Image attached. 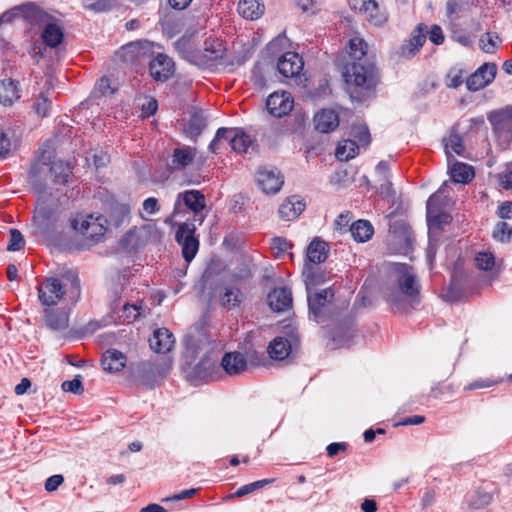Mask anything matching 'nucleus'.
Segmentation results:
<instances>
[{
    "mask_svg": "<svg viewBox=\"0 0 512 512\" xmlns=\"http://www.w3.org/2000/svg\"><path fill=\"white\" fill-rule=\"evenodd\" d=\"M367 52L363 39L354 37L349 40L348 54L354 60L345 66L343 77L352 100L364 101L375 89L376 74L373 64L362 61Z\"/></svg>",
    "mask_w": 512,
    "mask_h": 512,
    "instance_id": "nucleus-1",
    "label": "nucleus"
},
{
    "mask_svg": "<svg viewBox=\"0 0 512 512\" xmlns=\"http://www.w3.org/2000/svg\"><path fill=\"white\" fill-rule=\"evenodd\" d=\"M390 278L392 285L386 289V301L398 310L412 306L420 292L413 268L407 264L394 263L391 266Z\"/></svg>",
    "mask_w": 512,
    "mask_h": 512,
    "instance_id": "nucleus-2",
    "label": "nucleus"
},
{
    "mask_svg": "<svg viewBox=\"0 0 512 512\" xmlns=\"http://www.w3.org/2000/svg\"><path fill=\"white\" fill-rule=\"evenodd\" d=\"M106 219L99 214H76L71 220L72 229L87 240L99 242L106 233Z\"/></svg>",
    "mask_w": 512,
    "mask_h": 512,
    "instance_id": "nucleus-3",
    "label": "nucleus"
},
{
    "mask_svg": "<svg viewBox=\"0 0 512 512\" xmlns=\"http://www.w3.org/2000/svg\"><path fill=\"white\" fill-rule=\"evenodd\" d=\"M34 13L31 25L43 27L41 38L44 44L50 48L58 47L64 39V30L60 20L39 6Z\"/></svg>",
    "mask_w": 512,
    "mask_h": 512,
    "instance_id": "nucleus-4",
    "label": "nucleus"
},
{
    "mask_svg": "<svg viewBox=\"0 0 512 512\" xmlns=\"http://www.w3.org/2000/svg\"><path fill=\"white\" fill-rule=\"evenodd\" d=\"M58 215L57 205L49 204L44 198L39 199L33 216V232L39 236L48 235L53 230Z\"/></svg>",
    "mask_w": 512,
    "mask_h": 512,
    "instance_id": "nucleus-5",
    "label": "nucleus"
},
{
    "mask_svg": "<svg viewBox=\"0 0 512 512\" xmlns=\"http://www.w3.org/2000/svg\"><path fill=\"white\" fill-rule=\"evenodd\" d=\"M170 370L165 361L150 359L137 364L133 374L146 386L153 387L163 380Z\"/></svg>",
    "mask_w": 512,
    "mask_h": 512,
    "instance_id": "nucleus-6",
    "label": "nucleus"
},
{
    "mask_svg": "<svg viewBox=\"0 0 512 512\" xmlns=\"http://www.w3.org/2000/svg\"><path fill=\"white\" fill-rule=\"evenodd\" d=\"M227 140L231 149L238 153H244L252 144L251 136L241 128H219L214 139L209 145V149L217 148V144L222 140Z\"/></svg>",
    "mask_w": 512,
    "mask_h": 512,
    "instance_id": "nucleus-7",
    "label": "nucleus"
},
{
    "mask_svg": "<svg viewBox=\"0 0 512 512\" xmlns=\"http://www.w3.org/2000/svg\"><path fill=\"white\" fill-rule=\"evenodd\" d=\"M497 138L504 144L512 140V106L491 111L487 116Z\"/></svg>",
    "mask_w": 512,
    "mask_h": 512,
    "instance_id": "nucleus-8",
    "label": "nucleus"
},
{
    "mask_svg": "<svg viewBox=\"0 0 512 512\" xmlns=\"http://www.w3.org/2000/svg\"><path fill=\"white\" fill-rule=\"evenodd\" d=\"M224 50L221 40L209 37L204 41L202 48H199L193 64L199 67H212L223 58Z\"/></svg>",
    "mask_w": 512,
    "mask_h": 512,
    "instance_id": "nucleus-9",
    "label": "nucleus"
},
{
    "mask_svg": "<svg viewBox=\"0 0 512 512\" xmlns=\"http://www.w3.org/2000/svg\"><path fill=\"white\" fill-rule=\"evenodd\" d=\"M194 223L184 222L178 226L176 241L182 246V255L186 262H190L198 252L199 242L195 237Z\"/></svg>",
    "mask_w": 512,
    "mask_h": 512,
    "instance_id": "nucleus-10",
    "label": "nucleus"
},
{
    "mask_svg": "<svg viewBox=\"0 0 512 512\" xmlns=\"http://www.w3.org/2000/svg\"><path fill=\"white\" fill-rule=\"evenodd\" d=\"M447 187V182H444L439 189L432 194L427 200L426 210H427V222L429 226V230H440L443 225L450 223L451 216L447 213L439 211L437 206L438 198L445 193V189Z\"/></svg>",
    "mask_w": 512,
    "mask_h": 512,
    "instance_id": "nucleus-11",
    "label": "nucleus"
},
{
    "mask_svg": "<svg viewBox=\"0 0 512 512\" xmlns=\"http://www.w3.org/2000/svg\"><path fill=\"white\" fill-rule=\"evenodd\" d=\"M152 46L148 40H138L122 46L119 55L125 62L141 63L151 57Z\"/></svg>",
    "mask_w": 512,
    "mask_h": 512,
    "instance_id": "nucleus-12",
    "label": "nucleus"
},
{
    "mask_svg": "<svg viewBox=\"0 0 512 512\" xmlns=\"http://www.w3.org/2000/svg\"><path fill=\"white\" fill-rule=\"evenodd\" d=\"M210 298L217 300L222 307L231 309L241 304L243 294L238 287L217 284L211 289Z\"/></svg>",
    "mask_w": 512,
    "mask_h": 512,
    "instance_id": "nucleus-13",
    "label": "nucleus"
},
{
    "mask_svg": "<svg viewBox=\"0 0 512 512\" xmlns=\"http://www.w3.org/2000/svg\"><path fill=\"white\" fill-rule=\"evenodd\" d=\"M64 286L65 284L57 278L46 279L38 288L39 300L46 306L58 304L65 294Z\"/></svg>",
    "mask_w": 512,
    "mask_h": 512,
    "instance_id": "nucleus-14",
    "label": "nucleus"
},
{
    "mask_svg": "<svg viewBox=\"0 0 512 512\" xmlns=\"http://www.w3.org/2000/svg\"><path fill=\"white\" fill-rule=\"evenodd\" d=\"M182 203L190 209L195 216H197L206 207L205 196L201 191L186 190L178 193L174 204L173 216L180 213Z\"/></svg>",
    "mask_w": 512,
    "mask_h": 512,
    "instance_id": "nucleus-15",
    "label": "nucleus"
},
{
    "mask_svg": "<svg viewBox=\"0 0 512 512\" xmlns=\"http://www.w3.org/2000/svg\"><path fill=\"white\" fill-rule=\"evenodd\" d=\"M352 9L363 13L366 19L375 26H381L388 20L384 2H353Z\"/></svg>",
    "mask_w": 512,
    "mask_h": 512,
    "instance_id": "nucleus-16",
    "label": "nucleus"
},
{
    "mask_svg": "<svg viewBox=\"0 0 512 512\" xmlns=\"http://www.w3.org/2000/svg\"><path fill=\"white\" fill-rule=\"evenodd\" d=\"M428 27L425 24H418L411 33V36L406 39L400 49L399 55L403 58L409 59L416 55L426 41Z\"/></svg>",
    "mask_w": 512,
    "mask_h": 512,
    "instance_id": "nucleus-17",
    "label": "nucleus"
},
{
    "mask_svg": "<svg viewBox=\"0 0 512 512\" xmlns=\"http://www.w3.org/2000/svg\"><path fill=\"white\" fill-rule=\"evenodd\" d=\"M497 67L494 63H485L480 66L466 81L469 91H478L489 85L496 76Z\"/></svg>",
    "mask_w": 512,
    "mask_h": 512,
    "instance_id": "nucleus-18",
    "label": "nucleus"
},
{
    "mask_svg": "<svg viewBox=\"0 0 512 512\" xmlns=\"http://www.w3.org/2000/svg\"><path fill=\"white\" fill-rule=\"evenodd\" d=\"M257 183L266 194L277 193L283 183V176L276 168L263 167L257 173Z\"/></svg>",
    "mask_w": 512,
    "mask_h": 512,
    "instance_id": "nucleus-19",
    "label": "nucleus"
},
{
    "mask_svg": "<svg viewBox=\"0 0 512 512\" xmlns=\"http://www.w3.org/2000/svg\"><path fill=\"white\" fill-rule=\"evenodd\" d=\"M294 100L289 92H274L267 98L266 106L275 117L287 115L293 108Z\"/></svg>",
    "mask_w": 512,
    "mask_h": 512,
    "instance_id": "nucleus-20",
    "label": "nucleus"
},
{
    "mask_svg": "<svg viewBox=\"0 0 512 512\" xmlns=\"http://www.w3.org/2000/svg\"><path fill=\"white\" fill-rule=\"evenodd\" d=\"M307 294L310 317H312L316 322H319L323 315V309L332 301L334 292L331 288H325L319 292H315L314 294L309 290L307 291Z\"/></svg>",
    "mask_w": 512,
    "mask_h": 512,
    "instance_id": "nucleus-21",
    "label": "nucleus"
},
{
    "mask_svg": "<svg viewBox=\"0 0 512 512\" xmlns=\"http://www.w3.org/2000/svg\"><path fill=\"white\" fill-rule=\"evenodd\" d=\"M304 67L302 57L295 52L284 53L277 62V69L286 78H293L300 75Z\"/></svg>",
    "mask_w": 512,
    "mask_h": 512,
    "instance_id": "nucleus-22",
    "label": "nucleus"
},
{
    "mask_svg": "<svg viewBox=\"0 0 512 512\" xmlns=\"http://www.w3.org/2000/svg\"><path fill=\"white\" fill-rule=\"evenodd\" d=\"M71 167L68 163L62 160H55L51 163L49 168V177L56 187V191L61 195H66L65 185L68 182V178L71 175Z\"/></svg>",
    "mask_w": 512,
    "mask_h": 512,
    "instance_id": "nucleus-23",
    "label": "nucleus"
},
{
    "mask_svg": "<svg viewBox=\"0 0 512 512\" xmlns=\"http://www.w3.org/2000/svg\"><path fill=\"white\" fill-rule=\"evenodd\" d=\"M150 75L157 81H166L174 73V62L165 54L159 53L149 65Z\"/></svg>",
    "mask_w": 512,
    "mask_h": 512,
    "instance_id": "nucleus-24",
    "label": "nucleus"
},
{
    "mask_svg": "<svg viewBox=\"0 0 512 512\" xmlns=\"http://www.w3.org/2000/svg\"><path fill=\"white\" fill-rule=\"evenodd\" d=\"M38 6L34 2H27L4 12L0 16V26L9 24L16 18H22L27 23L31 24Z\"/></svg>",
    "mask_w": 512,
    "mask_h": 512,
    "instance_id": "nucleus-25",
    "label": "nucleus"
},
{
    "mask_svg": "<svg viewBox=\"0 0 512 512\" xmlns=\"http://www.w3.org/2000/svg\"><path fill=\"white\" fill-rule=\"evenodd\" d=\"M297 341L298 339L293 333L289 337L278 336L269 344L268 353L272 359L284 360L289 356Z\"/></svg>",
    "mask_w": 512,
    "mask_h": 512,
    "instance_id": "nucleus-26",
    "label": "nucleus"
},
{
    "mask_svg": "<svg viewBox=\"0 0 512 512\" xmlns=\"http://www.w3.org/2000/svg\"><path fill=\"white\" fill-rule=\"evenodd\" d=\"M195 32L187 31L173 43L174 49L184 60L194 63L199 48L196 45Z\"/></svg>",
    "mask_w": 512,
    "mask_h": 512,
    "instance_id": "nucleus-27",
    "label": "nucleus"
},
{
    "mask_svg": "<svg viewBox=\"0 0 512 512\" xmlns=\"http://www.w3.org/2000/svg\"><path fill=\"white\" fill-rule=\"evenodd\" d=\"M315 129L321 133H330L339 126V115L334 109H322L314 115Z\"/></svg>",
    "mask_w": 512,
    "mask_h": 512,
    "instance_id": "nucleus-28",
    "label": "nucleus"
},
{
    "mask_svg": "<svg viewBox=\"0 0 512 512\" xmlns=\"http://www.w3.org/2000/svg\"><path fill=\"white\" fill-rule=\"evenodd\" d=\"M149 344L151 349L155 352L167 353L173 348L175 338L167 328H158L149 338Z\"/></svg>",
    "mask_w": 512,
    "mask_h": 512,
    "instance_id": "nucleus-29",
    "label": "nucleus"
},
{
    "mask_svg": "<svg viewBox=\"0 0 512 512\" xmlns=\"http://www.w3.org/2000/svg\"><path fill=\"white\" fill-rule=\"evenodd\" d=\"M196 156V149L183 146L173 151L171 162L168 164L170 171H181L189 166Z\"/></svg>",
    "mask_w": 512,
    "mask_h": 512,
    "instance_id": "nucleus-30",
    "label": "nucleus"
},
{
    "mask_svg": "<svg viewBox=\"0 0 512 512\" xmlns=\"http://www.w3.org/2000/svg\"><path fill=\"white\" fill-rule=\"evenodd\" d=\"M268 303L275 312H283L292 306V293L288 288H275L268 294Z\"/></svg>",
    "mask_w": 512,
    "mask_h": 512,
    "instance_id": "nucleus-31",
    "label": "nucleus"
},
{
    "mask_svg": "<svg viewBox=\"0 0 512 512\" xmlns=\"http://www.w3.org/2000/svg\"><path fill=\"white\" fill-rule=\"evenodd\" d=\"M221 366L228 375L234 376L245 371L247 360L242 353L229 352L223 356Z\"/></svg>",
    "mask_w": 512,
    "mask_h": 512,
    "instance_id": "nucleus-32",
    "label": "nucleus"
},
{
    "mask_svg": "<svg viewBox=\"0 0 512 512\" xmlns=\"http://www.w3.org/2000/svg\"><path fill=\"white\" fill-rule=\"evenodd\" d=\"M494 492L495 489L488 487V485L483 486L473 493L467 495L466 503L470 509H482L492 502Z\"/></svg>",
    "mask_w": 512,
    "mask_h": 512,
    "instance_id": "nucleus-33",
    "label": "nucleus"
},
{
    "mask_svg": "<svg viewBox=\"0 0 512 512\" xmlns=\"http://www.w3.org/2000/svg\"><path fill=\"white\" fill-rule=\"evenodd\" d=\"M21 89L19 82L13 79H4L0 81V103L4 106H11L20 99Z\"/></svg>",
    "mask_w": 512,
    "mask_h": 512,
    "instance_id": "nucleus-34",
    "label": "nucleus"
},
{
    "mask_svg": "<svg viewBox=\"0 0 512 512\" xmlns=\"http://www.w3.org/2000/svg\"><path fill=\"white\" fill-rule=\"evenodd\" d=\"M305 209V203L298 196H292L285 200L280 208L279 215L286 221L296 219Z\"/></svg>",
    "mask_w": 512,
    "mask_h": 512,
    "instance_id": "nucleus-35",
    "label": "nucleus"
},
{
    "mask_svg": "<svg viewBox=\"0 0 512 512\" xmlns=\"http://www.w3.org/2000/svg\"><path fill=\"white\" fill-rule=\"evenodd\" d=\"M127 362L125 354L117 349H108L102 357L101 363L104 370L118 372L122 370Z\"/></svg>",
    "mask_w": 512,
    "mask_h": 512,
    "instance_id": "nucleus-36",
    "label": "nucleus"
},
{
    "mask_svg": "<svg viewBox=\"0 0 512 512\" xmlns=\"http://www.w3.org/2000/svg\"><path fill=\"white\" fill-rule=\"evenodd\" d=\"M328 253V244L319 238H314L307 247L306 257L309 264H320L327 259Z\"/></svg>",
    "mask_w": 512,
    "mask_h": 512,
    "instance_id": "nucleus-37",
    "label": "nucleus"
},
{
    "mask_svg": "<svg viewBox=\"0 0 512 512\" xmlns=\"http://www.w3.org/2000/svg\"><path fill=\"white\" fill-rule=\"evenodd\" d=\"M45 322L54 331H63L69 325V315L64 310L49 309L45 311Z\"/></svg>",
    "mask_w": 512,
    "mask_h": 512,
    "instance_id": "nucleus-38",
    "label": "nucleus"
},
{
    "mask_svg": "<svg viewBox=\"0 0 512 512\" xmlns=\"http://www.w3.org/2000/svg\"><path fill=\"white\" fill-rule=\"evenodd\" d=\"M443 145L447 156L448 163H451L455 155L462 156L464 152V145L462 138L455 132L443 138Z\"/></svg>",
    "mask_w": 512,
    "mask_h": 512,
    "instance_id": "nucleus-39",
    "label": "nucleus"
},
{
    "mask_svg": "<svg viewBox=\"0 0 512 512\" xmlns=\"http://www.w3.org/2000/svg\"><path fill=\"white\" fill-rule=\"evenodd\" d=\"M449 164L451 179L456 183H468L474 177L473 168L465 163L452 162Z\"/></svg>",
    "mask_w": 512,
    "mask_h": 512,
    "instance_id": "nucleus-40",
    "label": "nucleus"
},
{
    "mask_svg": "<svg viewBox=\"0 0 512 512\" xmlns=\"http://www.w3.org/2000/svg\"><path fill=\"white\" fill-rule=\"evenodd\" d=\"M237 11L246 20H257L265 11L263 2H237Z\"/></svg>",
    "mask_w": 512,
    "mask_h": 512,
    "instance_id": "nucleus-41",
    "label": "nucleus"
},
{
    "mask_svg": "<svg viewBox=\"0 0 512 512\" xmlns=\"http://www.w3.org/2000/svg\"><path fill=\"white\" fill-rule=\"evenodd\" d=\"M349 232L356 241L365 242L372 237L374 229L369 221L358 220L350 226Z\"/></svg>",
    "mask_w": 512,
    "mask_h": 512,
    "instance_id": "nucleus-42",
    "label": "nucleus"
},
{
    "mask_svg": "<svg viewBox=\"0 0 512 512\" xmlns=\"http://www.w3.org/2000/svg\"><path fill=\"white\" fill-rule=\"evenodd\" d=\"M303 276L305 278L307 291L311 290L314 286L326 282L327 280L326 276L320 272L319 269L313 267L309 263H305L304 265Z\"/></svg>",
    "mask_w": 512,
    "mask_h": 512,
    "instance_id": "nucleus-43",
    "label": "nucleus"
},
{
    "mask_svg": "<svg viewBox=\"0 0 512 512\" xmlns=\"http://www.w3.org/2000/svg\"><path fill=\"white\" fill-rule=\"evenodd\" d=\"M359 146L353 140H344L336 148L335 156L340 161H349L358 153Z\"/></svg>",
    "mask_w": 512,
    "mask_h": 512,
    "instance_id": "nucleus-44",
    "label": "nucleus"
},
{
    "mask_svg": "<svg viewBox=\"0 0 512 512\" xmlns=\"http://www.w3.org/2000/svg\"><path fill=\"white\" fill-rule=\"evenodd\" d=\"M145 305L143 300L135 303H125L122 309L121 318L127 322H133L144 316Z\"/></svg>",
    "mask_w": 512,
    "mask_h": 512,
    "instance_id": "nucleus-45",
    "label": "nucleus"
},
{
    "mask_svg": "<svg viewBox=\"0 0 512 512\" xmlns=\"http://www.w3.org/2000/svg\"><path fill=\"white\" fill-rule=\"evenodd\" d=\"M469 2H447L446 13L450 21H457L468 15Z\"/></svg>",
    "mask_w": 512,
    "mask_h": 512,
    "instance_id": "nucleus-46",
    "label": "nucleus"
},
{
    "mask_svg": "<svg viewBox=\"0 0 512 512\" xmlns=\"http://www.w3.org/2000/svg\"><path fill=\"white\" fill-rule=\"evenodd\" d=\"M207 125V117L202 110H195L189 120V131L192 135H199Z\"/></svg>",
    "mask_w": 512,
    "mask_h": 512,
    "instance_id": "nucleus-47",
    "label": "nucleus"
},
{
    "mask_svg": "<svg viewBox=\"0 0 512 512\" xmlns=\"http://www.w3.org/2000/svg\"><path fill=\"white\" fill-rule=\"evenodd\" d=\"M273 481H274V479H262V480H258V481L243 485L235 493L227 496V499H232L234 497H238V498L243 497L245 495L253 493L254 491H256L258 489L265 487L268 484H271Z\"/></svg>",
    "mask_w": 512,
    "mask_h": 512,
    "instance_id": "nucleus-48",
    "label": "nucleus"
},
{
    "mask_svg": "<svg viewBox=\"0 0 512 512\" xmlns=\"http://www.w3.org/2000/svg\"><path fill=\"white\" fill-rule=\"evenodd\" d=\"M375 172L378 177V181L380 182V188L389 192L392 184L389 180L390 172L388 163L386 161L379 162L375 168Z\"/></svg>",
    "mask_w": 512,
    "mask_h": 512,
    "instance_id": "nucleus-49",
    "label": "nucleus"
},
{
    "mask_svg": "<svg viewBox=\"0 0 512 512\" xmlns=\"http://www.w3.org/2000/svg\"><path fill=\"white\" fill-rule=\"evenodd\" d=\"M51 108V102L47 95L44 93H41L39 96L35 98L34 104H33V110L34 112L40 116V117H46L48 116V113Z\"/></svg>",
    "mask_w": 512,
    "mask_h": 512,
    "instance_id": "nucleus-50",
    "label": "nucleus"
},
{
    "mask_svg": "<svg viewBox=\"0 0 512 512\" xmlns=\"http://www.w3.org/2000/svg\"><path fill=\"white\" fill-rule=\"evenodd\" d=\"M511 235L512 227L506 222H498L493 230V237L500 242L508 241Z\"/></svg>",
    "mask_w": 512,
    "mask_h": 512,
    "instance_id": "nucleus-51",
    "label": "nucleus"
},
{
    "mask_svg": "<svg viewBox=\"0 0 512 512\" xmlns=\"http://www.w3.org/2000/svg\"><path fill=\"white\" fill-rule=\"evenodd\" d=\"M476 265L481 270H490L495 265V258L490 252H479L475 257Z\"/></svg>",
    "mask_w": 512,
    "mask_h": 512,
    "instance_id": "nucleus-52",
    "label": "nucleus"
},
{
    "mask_svg": "<svg viewBox=\"0 0 512 512\" xmlns=\"http://www.w3.org/2000/svg\"><path fill=\"white\" fill-rule=\"evenodd\" d=\"M500 42L499 37L493 33H486L480 39V46L486 53H493Z\"/></svg>",
    "mask_w": 512,
    "mask_h": 512,
    "instance_id": "nucleus-53",
    "label": "nucleus"
},
{
    "mask_svg": "<svg viewBox=\"0 0 512 512\" xmlns=\"http://www.w3.org/2000/svg\"><path fill=\"white\" fill-rule=\"evenodd\" d=\"M12 150V140L7 131L0 129V159L6 158Z\"/></svg>",
    "mask_w": 512,
    "mask_h": 512,
    "instance_id": "nucleus-54",
    "label": "nucleus"
},
{
    "mask_svg": "<svg viewBox=\"0 0 512 512\" xmlns=\"http://www.w3.org/2000/svg\"><path fill=\"white\" fill-rule=\"evenodd\" d=\"M271 248L274 251L275 256L280 257L292 248V243L285 238L276 237L272 240Z\"/></svg>",
    "mask_w": 512,
    "mask_h": 512,
    "instance_id": "nucleus-55",
    "label": "nucleus"
},
{
    "mask_svg": "<svg viewBox=\"0 0 512 512\" xmlns=\"http://www.w3.org/2000/svg\"><path fill=\"white\" fill-rule=\"evenodd\" d=\"M24 237L17 229L10 230V241L7 246L9 251H18L24 246Z\"/></svg>",
    "mask_w": 512,
    "mask_h": 512,
    "instance_id": "nucleus-56",
    "label": "nucleus"
},
{
    "mask_svg": "<svg viewBox=\"0 0 512 512\" xmlns=\"http://www.w3.org/2000/svg\"><path fill=\"white\" fill-rule=\"evenodd\" d=\"M62 389L66 392H72L79 394L83 391L82 382L80 376H76L73 380L64 381L62 383Z\"/></svg>",
    "mask_w": 512,
    "mask_h": 512,
    "instance_id": "nucleus-57",
    "label": "nucleus"
},
{
    "mask_svg": "<svg viewBox=\"0 0 512 512\" xmlns=\"http://www.w3.org/2000/svg\"><path fill=\"white\" fill-rule=\"evenodd\" d=\"M288 42V38L285 33L279 34L276 38H274L269 44L268 49L271 52H277L286 47Z\"/></svg>",
    "mask_w": 512,
    "mask_h": 512,
    "instance_id": "nucleus-58",
    "label": "nucleus"
},
{
    "mask_svg": "<svg viewBox=\"0 0 512 512\" xmlns=\"http://www.w3.org/2000/svg\"><path fill=\"white\" fill-rule=\"evenodd\" d=\"M142 210L148 215H154L159 211L158 200L155 197H149L144 200Z\"/></svg>",
    "mask_w": 512,
    "mask_h": 512,
    "instance_id": "nucleus-59",
    "label": "nucleus"
},
{
    "mask_svg": "<svg viewBox=\"0 0 512 512\" xmlns=\"http://www.w3.org/2000/svg\"><path fill=\"white\" fill-rule=\"evenodd\" d=\"M429 39L435 45H440L444 42V34L440 26L434 25L431 30L427 32Z\"/></svg>",
    "mask_w": 512,
    "mask_h": 512,
    "instance_id": "nucleus-60",
    "label": "nucleus"
},
{
    "mask_svg": "<svg viewBox=\"0 0 512 512\" xmlns=\"http://www.w3.org/2000/svg\"><path fill=\"white\" fill-rule=\"evenodd\" d=\"M158 107V103L154 98H146L145 103L142 104V116L149 117L153 115Z\"/></svg>",
    "mask_w": 512,
    "mask_h": 512,
    "instance_id": "nucleus-61",
    "label": "nucleus"
},
{
    "mask_svg": "<svg viewBox=\"0 0 512 512\" xmlns=\"http://www.w3.org/2000/svg\"><path fill=\"white\" fill-rule=\"evenodd\" d=\"M64 478L60 474L50 476L45 482V489L49 492L57 490V488L63 483Z\"/></svg>",
    "mask_w": 512,
    "mask_h": 512,
    "instance_id": "nucleus-62",
    "label": "nucleus"
},
{
    "mask_svg": "<svg viewBox=\"0 0 512 512\" xmlns=\"http://www.w3.org/2000/svg\"><path fill=\"white\" fill-rule=\"evenodd\" d=\"M354 135L358 138L362 144H368L370 141V133L365 125H359L354 128Z\"/></svg>",
    "mask_w": 512,
    "mask_h": 512,
    "instance_id": "nucleus-63",
    "label": "nucleus"
},
{
    "mask_svg": "<svg viewBox=\"0 0 512 512\" xmlns=\"http://www.w3.org/2000/svg\"><path fill=\"white\" fill-rule=\"evenodd\" d=\"M498 216L502 219L512 218V202L505 201L498 207Z\"/></svg>",
    "mask_w": 512,
    "mask_h": 512,
    "instance_id": "nucleus-64",
    "label": "nucleus"
}]
</instances>
